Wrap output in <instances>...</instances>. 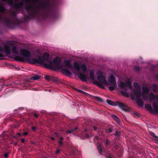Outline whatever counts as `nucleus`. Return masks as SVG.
<instances>
[{"instance_id":"obj_1","label":"nucleus","mask_w":158,"mask_h":158,"mask_svg":"<svg viewBox=\"0 0 158 158\" xmlns=\"http://www.w3.org/2000/svg\"><path fill=\"white\" fill-rule=\"evenodd\" d=\"M45 60L48 63L49 68H56L61 69L67 74H70L68 69H70L73 73L77 75L79 78L83 81H86L87 80V76L80 72H85L88 70V68L86 65L83 63L74 62L72 65V60L69 59L65 60L64 64H61V59L59 57H56L52 61L48 58V55L47 54L44 55Z\"/></svg>"},{"instance_id":"obj_2","label":"nucleus","mask_w":158,"mask_h":158,"mask_svg":"<svg viewBox=\"0 0 158 158\" xmlns=\"http://www.w3.org/2000/svg\"><path fill=\"white\" fill-rule=\"evenodd\" d=\"M134 93L135 95L137 100V103L139 106L142 107L143 106V102L140 99L142 97V98L144 100H147L148 99V96L150 100L152 101L155 99L158 102V95H155L153 93H151L148 95L149 92V89L148 88L143 87H142L143 92L141 93V87L137 83H134ZM153 109L151 105L149 104L145 105V108L152 114H158V105L156 102H154L153 103Z\"/></svg>"},{"instance_id":"obj_3","label":"nucleus","mask_w":158,"mask_h":158,"mask_svg":"<svg viewBox=\"0 0 158 158\" xmlns=\"http://www.w3.org/2000/svg\"><path fill=\"white\" fill-rule=\"evenodd\" d=\"M20 53L22 57L19 56H16V60L20 61H26L28 63L32 64H43L45 66L49 68V65H48V62L45 60L44 55L45 54H47L49 58V55L47 53H45L43 55V58L41 57V52L40 50L37 51V53L38 54L36 56V58H32L31 57V52L27 49H21L20 50Z\"/></svg>"},{"instance_id":"obj_4","label":"nucleus","mask_w":158,"mask_h":158,"mask_svg":"<svg viewBox=\"0 0 158 158\" xmlns=\"http://www.w3.org/2000/svg\"><path fill=\"white\" fill-rule=\"evenodd\" d=\"M97 81H93L94 84L102 88H103V85L108 86L110 90H113L116 88L117 85L115 78L114 76L111 74L108 78V81L106 79V76L100 71L97 73Z\"/></svg>"},{"instance_id":"obj_5","label":"nucleus","mask_w":158,"mask_h":158,"mask_svg":"<svg viewBox=\"0 0 158 158\" xmlns=\"http://www.w3.org/2000/svg\"><path fill=\"white\" fill-rule=\"evenodd\" d=\"M13 53L16 55L19 53V48L14 46L13 43L12 42L8 43L2 45H0V60H2L4 56L3 53L6 54H10L11 53V49Z\"/></svg>"},{"instance_id":"obj_6","label":"nucleus","mask_w":158,"mask_h":158,"mask_svg":"<svg viewBox=\"0 0 158 158\" xmlns=\"http://www.w3.org/2000/svg\"><path fill=\"white\" fill-rule=\"evenodd\" d=\"M106 102L110 105L114 106H118L121 109L126 112H129L130 111V109L129 107L127 105L124 104L123 103H122L119 102H114L109 100H107Z\"/></svg>"},{"instance_id":"obj_7","label":"nucleus","mask_w":158,"mask_h":158,"mask_svg":"<svg viewBox=\"0 0 158 158\" xmlns=\"http://www.w3.org/2000/svg\"><path fill=\"white\" fill-rule=\"evenodd\" d=\"M131 79H127L126 83L122 81H119L118 83V86L122 89L125 90H127L129 89H131L132 86L131 84Z\"/></svg>"},{"instance_id":"obj_8","label":"nucleus","mask_w":158,"mask_h":158,"mask_svg":"<svg viewBox=\"0 0 158 158\" xmlns=\"http://www.w3.org/2000/svg\"><path fill=\"white\" fill-rule=\"evenodd\" d=\"M4 22L7 24H14V23L12 19L6 18L5 17H2V15L0 14V22Z\"/></svg>"},{"instance_id":"obj_9","label":"nucleus","mask_w":158,"mask_h":158,"mask_svg":"<svg viewBox=\"0 0 158 158\" xmlns=\"http://www.w3.org/2000/svg\"><path fill=\"white\" fill-rule=\"evenodd\" d=\"M97 149L98 150V152L100 154L102 153V147L101 144L99 142L97 144Z\"/></svg>"},{"instance_id":"obj_10","label":"nucleus","mask_w":158,"mask_h":158,"mask_svg":"<svg viewBox=\"0 0 158 158\" xmlns=\"http://www.w3.org/2000/svg\"><path fill=\"white\" fill-rule=\"evenodd\" d=\"M23 5V2H20L16 4L15 5V7L16 9H19Z\"/></svg>"},{"instance_id":"obj_11","label":"nucleus","mask_w":158,"mask_h":158,"mask_svg":"<svg viewBox=\"0 0 158 158\" xmlns=\"http://www.w3.org/2000/svg\"><path fill=\"white\" fill-rule=\"evenodd\" d=\"M94 70H92L90 73V78L91 80H93L95 79V77L94 76Z\"/></svg>"},{"instance_id":"obj_12","label":"nucleus","mask_w":158,"mask_h":158,"mask_svg":"<svg viewBox=\"0 0 158 158\" xmlns=\"http://www.w3.org/2000/svg\"><path fill=\"white\" fill-rule=\"evenodd\" d=\"M33 5L32 4H30L28 6H26V10H31L33 9Z\"/></svg>"},{"instance_id":"obj_13","label":"nucleus","mask_w":158,"mask_h":158,"mask_svg":"<svg viewBox=\"0 0 158 158\" xmlns=\"http://www.w3.org/2000/svg\"><path fill=\"white\" fill-rule=\"evenodd\" d=\"M40 78V77L38 75H35L32 77L31 79L33 80H39Z\"/></svg>"},{"instance_id":"obj_14","label":"nucleus","mask_w":158,"mask_h":158,"mask_svg":"<svg viewBox=\"0 0 158 158\" xmlns=\"http://www.w3.org/2000/svg\"><path fill=\"white\" fill-rule=\"evenodd\" d=\"M121 93L123 96H124L126 97H127V98L129 97V94L127 92H126L124 91H121Z\"/></svg>"},{"instance_id":"obj_15","label":"nucleus","mask_w":158,"mask_h":158,"mask_svg":"<svg viewBox=\"0 0 158 158\" xmlns=\"http://www.w3.org/2000/svg\"><path fill=\"white\" fill-rule=\"evenodd\" d=\"M6 10V9L2 6H0V12L4 13Z\"/></svg>"},{"instance_id":"obj_16","label":"nucleus","mask_w":158,"mask_h":158,"mask_svg":"<svg viewBox=\"0 0 158 158\" xmlns=\"http://www.w3.org/2000/svg\"><path fill=\"white\" fill-rule=\"evenodd\" d=\"M78 129L77 127H75L74 129H72L71 130H67V132L68 133H72L73 131H74L77 130Z\"/></svg>"},{"instance_id":"obj_17","label":"nucleus","mask_w":158,"mask_h":158,"mask_svg":"<svg viewBox=\"0 0 158 158\" xmlns=\"http://www.w3.org/2000/svg\"><path fill=\"white\" fill-rule=\"evenodd\" d=\"M153 90L154 92H156L158 89V87L156 85L154 84L153 87Z\"/></svg>"},{"instance_id":"obj_18","label":"nucleus","mask_w":158,"mask_h":158,"mask_svg":"<svg viewBox=\"0 0 158 158\" xmlns=\"http://www.w3.org/2000/svg\"><path fill=\"white\" fill-rule=\"evenodd\" d=\"M3 1H7L8 2L9 4L11 5L13 3V0H2Z\"/></svg>"},{"instance_id":"obj_19","label":"nucleus","mask_w":158,"mask_h":158,"mask_svg":"<svg viewBox=\"0 0 158 158\" xmlns=\"http://www.w3.org/2000/svg\"><path fill=\"white\" fill-rule=\"evenodd\" d=\"M45 78L46 80H48V81H49L51 80V78L50 77V76L48 75H46L45 76Z\"/></svg>"},{"instance_id":"obj_20","label":"nucleus","mask_w":158,"mask_h":158,"mask_svg":"<svg viewBox=\"0 0 158 158\" xmlns=\"http://www.w3.org/2000/svg\"><path fill=\"white\" fill-rule=\"evenodd\" d=\"M112 117L115 120H118V117L115 115H111Z\"/></svg>"},{"instance_id":"obj_21","label":"nucleus","mask_w":158,"mask_h":158,"mask_svg":"<svg viewBox=\"0 0 158 158\" xmlns=\"http://www.w3.org/2000/svg\"><path fill=\"white\" fill-rule=\"evenodd\" d=\"M150 135L156 138H158V137L155 134L152 132H150Z\"/></svg>"},{"instance_id":"obj_22","label":"nucleus","mask_w":158,"mask_h":158,"mask_svg":"<svg viewBox=\"0 0 158 158\" xmlns=\"http://www.w3.org/2000/svg\"><path fill=\"white\" fill-rule=\"evenodd\" d=\"M112 128H110L108 129H107L106 130V132H112Z\"/></svg>"},{"instance_id":"obj_23","label":"nucleus","mask_w":158,"mask_h":158,"mask_svg":"<svg viewBox=\"0 0 158 158\" xmlns=\"http://www.w3.org/2000/svg\"><path fill=\"white\" fill-rule=\"evenodd\" d=\"M93 128L94 129V130L96 131H98L99 130V127H97L96 126H94Z\"/></svg>"},{"instance_id":"obj_24","label":"nucleus","mask_w":158,"mask_h":158,"mask_svg":"<svg viewBox=\"0 0 158 158\" xmlns=\"http://www.w3.org/2000/svg\"><path fill=\"white\" fill-rule=\"evenodd\" d=\"M9 153H5L4 155V156L5 157V158L7 157L9 155Z\"/></svg>"},{"instance_id":"obj_25","label":"nucleus","mask_w":158,"mask_h":158,"mask_svg":"<svg viewBox=\"0 0 158 158\" xmlns=\"http://www.w3.org/2000/svg\"><path fill=\"white\" fill-rule=\"evenodd\" d=\"M107 158H114L113 157V156L111 154H110L108 157Z\"/></svg>"},{"instance_id":"obj_26","label":"nucleus","mask_w":158,"mask_h":158,"mask_svg":"<svg viewBox=\"0 0 158 158\" xmlns=\"http://www.w3.org/2000/svg\"><path fill=\"white\" fill-rule=\"evenodd\" d=\"M105 144L106 145H108L109 144V141L107 139L106 140Z\"/></svg>"},{"instance_id":"obj_27","label":"nucleus","mask_w":158,"mask_h":158,"mask_svg":"<svg viewBox=\"0 0 158 158\" xmlns=\"http://www.w3.org/2000/svg\"><path fill=\"white\" fill-rule=\"evenodd\" d=\"M135 69L137 71H139L140 69L139 67H136L135 68Z\"/></svg>"},{"instance_id":"obj_28","label":"nucleus","mask_w":158,"mask_h":158,"mask_svg":"<svg viewBox=\"0 0 158 158\" xmlns=\"http://www.w3.org/2000/svg\"><path fill=\"white\" fill-rule=\"evenodd\" d=\"M34 116L36 118H37L38 116V115L35 113L34 114Z\"/></svg>"},{"instance_id":"obj_29","label":"nucleus","mask_w":158,"mask_h":158,"mask_svg":"<svg viewBox=\"0 0 158 158\" xmlns=\"http://www.w3.org/2000/svg\"><path fill=\"white\" fill-rule=\"evenodd\" d=\"M60 152V150L59 149H57L56 151V153H59Z\"/></svg>"},{"instance_id":"obj_30","label":"nucleus","mask_w":158,"mask_h":158,"mask_svg":"<svg viewBox=\"0 0 158 158\" xmlns=\"http://www.w3.org/2000/svg\"><path fill=\"white\" fill-rule=\"evenodd\" d=\"M31 129L33 130L34 131L36 129V128L34 127H31Z\"/></svg>"},{"instance_id":"obj_31","label":"nucleus","mask_w":158,"mask_h":158,"mask_svg":"<svg viewBox=\"0 0 158 158\" xmlns=\"http://www.w3.org/2000/svg\"><path fill=\"white\" fill-rule=\"evenodd\" d=\"M28 134V133L27 132H24L23 133V135H27Z\"/></svg>"},{"instance_id":"obj_32","label":"nucleus","mask_w":158,"mask_h":158,"mask_svg":"<svg viewBox=\"0 0 158 158\" xmlns=\"http://www.w3.org/2000/svg\"><path fill=\"white\" fill-rule=\"evenodd\" d=\"M85 136L86 138H88L89 137V135L88 134H85Z\"/></svg>"},{"instance_id":"obj_33","label":"nucleus","mask_w":158,"mask_h":158,"mask_svg":"<svg viewBox=\"0 0 158 158\" xmlns=\"http://www.w3.org/2000/svg\"><path fill=\"white\" fill-rule=\"evenodd\" d=\"M118 134H119L118 132H117V131L115 133V135H118Z\"/></svg>"},{"instance_id":"obj_34","label":"nucleus","mask_w":158,"mask_h":158,"mask_svg":"<svg viewBox=\"0 0 158 158\" xmlns=\"http://www.w3.org/2000/svg\"><path fill=\"white\" fill-rule=\"evenodd\" d=\"M21 141L23 142H24V139H21Z\"/></svg>"},{"instance_id":"obj_35","label":"nucleus","mask_w":158,"mask_h":158,"mask_svg":"<svg viewBox=\"0 0 158 158\" xmlns=\"http://www.w3.org/2000/svg\"><path fill=\"white\" fill-rule=\"evenodd\" d=\"M59 143L60 145H61V144H62V142L61 141H59Z\"/></svg>"},{"instance_id":"obj_36","label":"nucleus","mask_w":158,"mask_h":158,"mask_svg":"<svg viewBox=\"0 0 158 158\" xmlns=\"http://www.w3.org/2000/svg\"><path fill=\"white\" fill-rule=\"evenodd\" d=\"M94 139H98V137H97V136H96V137H95V138H94Z\"/></svg>"},{"instance_id":"obj_37","label":"nucleus","mask_w":158,"mask_h":158,"mask_svg":"<svg viewBox=\"0 0 158 158\" xmlns=\"http://www.w3.org/2000/svg\"><path fill=\"white\" fill-rule=\"evenodd\" d=\"M17 135H21V134L19 133H17Z\"/></svg>"},{"instance_id":"obj_38","label":"nucleus","mask_w":158,"mask_h":158,"mask_svg":"<svg viewBox=\"0 0 158 158\" xmlns=\"http://www.w3.org/2000/svg\"><path fill=\"white\" fill-rule=\"evenodd\" d=\"M63 139V138L62 137H60V140H62Z\"/></svg>"},{"instance_id":"obj_39","label":"nucleus","mask_w":158,"mask_h":158,"mask_svg":"<svg viewBox=\"0 0 158 158\" xmlns=\"http://www.w3.org/2000/svg\"><path fill=\"white\" fill-rule=\"evenodd\" d=\"M51 139H52L53 140H54V138L53 137H51Z\"/></svg>"},{"instance_id":"obj_40","label":"nucleus","mask_w":158,"mask_h":158,"mask_svg":"<svg viewBox=\"0 0 158 158\" xmlns=\"http://www.w3.org/2000/svg\"><path fill=\"white\" fill-rule=\"evenodd\" d=\"M55 135H56V136H58V134L57 133H55Z\"/></svg>"},{"instance_id":"obj_41","label":"nucleus","mask_w":158,"mask_h":158,"mask_svg":"<svg viewBox=\"0 0 158 158\" xmlns=\"http://www.w3.org/2000/svg\"><path fill=\"white\" fill-rule=\"evenodd\" d=\"M156 79L157 80H158V76H157L156 77Z\"/></svg>"},{"instance_id":"obj_42","label":"nucleus","mask_w":158,"mask_h":158,"mask_svg":"<svg viewBox=\"0 0 158 158\" xmlns=\"http://www.w3.org/2000/svg\"><path fill=\"white\" fill-rule=\"evenodd\" d=\"M98 100L100 101H102V100L100 98H99V99H98Z\"/></svg>"},{"instance_id":"obj_43","label":"nucleus","mask_w":158,"mask_h":158,"mask_svg":"<svg viewBox=\"0 0 158 158\" xmlns=\"http://www.w3.org/2000/svg\"><path fill=\"white\" fill-rule=\"evenodd\" d=\"M85 131H87V130L86 129H85Z\"/></svg>"},{"instance_id":"obj_44","label":"nucleus","mask_w":158,"mask_h":158,"mask_svg":"<svg viewBox=\"0 0 158 158\" xmlns=\"http://www.w3.org/2000/svg\"><path fill=\"white\" fill-rule=\"evenodd\" d=\"M26 84H26H26H25V85L24 86H26L27 85H26Z\"/></svg>"}]
</instances>
